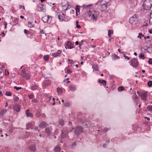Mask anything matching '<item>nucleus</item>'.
Returning a JSON list of instances; mask_svg holds the SVG:
<instances>
[{
    "label": "nucleus",
    "instance_id": "de8ad7c7",
    "mask_svg": "<svg viewBox=\"0 0 152 152\" xmlns=\"http://www.w3.org/2000/svg\"><path fill=\"white\" fill-rule=\"evenodd\" d=\"M28 96L31 99L33 98L34 97V96L33 94H29L28 95Z\"/></svg>",
    "mask_w": 152,
    "mask_h": 152
},
{
    "label": "nucleus",
    "instance_id": "bf43d9fd",
    "mask_svg": "<svg viewBox=\"0 0 152 152\" xmlns=\"http://www.w3.org/2000/svg\"><path fill=\"white\" fill-rule=\"evenodd\" d=\"M76 28H81V27L78 24L76 25Z\"/></svg>",
    "mask_w": 152,
    "mask_h": 152
},
{
    "label": "nucleus",
    "instance_id": "09e8293b",
    "mask_svg": "<svg viewBox=\"0 0 152 152\" xmlns=\"http://www.w3.org/2000/svg\"><path fill=\"white\" fill-rule=\"evenodd\" d=\"M24 32L26 34H28L30 32L26 29L24 30Z\"/></svg>",
    "mask_w": 152,
    "mask_h": 152
},
{
    "label": "nucleus",
    "instance_id": "79ce46f5",
    "mask_svg": "<svg viewBox=\"0 0 152 152\" xmlns=\"http://www.w3.org/2000/svg\"><path fill=\"white\" fill-rule=\"evenodd\" d=\"M6 95L8 96H11V93L10 91H7L6 92Z\"/></svg>",
    "mask_w": 152,
    "mask_h": 152
},
{
    "label": "nucleus",
    "instance_id": "412c9836",
    "mask_svg": "<svg viewBox=\"0 0 152 152\" xmlns=\"http://www.w3.org/2000/svg\"><path fill=\"white\" fill-rule=\"evenodd\" d=\"M26 114L28 117H31L33 116L32 114L29 112V110H27L26 111Z\"/></svg>",
    "mask_w": 152,
    "mask_h": 152
},
{
    "label": "nucleus",
    "instance_id": "37998d69",
    "mask_svg": "<svg viewBox=\"0 0 152 152\" xmlns=\"http://www.w3.org/2000/svg\"><path fill=\"white\" fill-rule=\"evenodd\" d=\"M40 113L39 111L38 110H37L36 111V115L37 117H39V116Z\"/></svg>",
    "mask_w": 152,
    "mask_h": 152
},
{
    "label": "nucleus",
    "instance_id": "e2e57ef3",
    "mask_svg": "<svg viewBox=\"0 0 152 152\" xmlns=\"http://www.w3.org/2000/svg\"><path fill=\"white\" fill-rule=\"evenodd\" d=\"M149 38H150L149 36H147V37H144V38L145 39H148Z\"/></svg>",
    "mask_w": 152,
    "mask_h": 152
},
{
    "label": "nucleus",
    "instance_id": "c9c22d12",
    "mask_svg": "<svg viewBox=\"0 0 152 152\" xmlns=\"http://www.w3.org/2000/svg\"><path fill=\"white\" fill-rule=\"evenodd\" d=\"M49 57V56L48 55H45L44 57V59L46 61H47L48 60Z\"/></svg>",
    "mask_w": 152,
    "mask_h": 152
},
{
    "label": "nucleus",
    "instance_id": "dca6fc26",
    "mask_svg": "<svg viewBox=\"0 0 152 152\" xmlns=\"http://www.w3.org/2000/svg\"><path fill=\"white\" fill-rule=\"evenodd\" d=\"M69 88L71 91H75L77 89L76 86L74 85H70L69 87Z\"/></svg>",
    "mask_w": 152,
    "mask_h": 152
},
{
    "label": "nucleus",
    "instance_id": "a18cd8bd",
    "mask_svg": "<svg viewBox=\"0 0 152 152\" xmlns=\"http://www.w3.org/2000/svg\"><path fill=\"white\" fill-rule=\"evenodd\" d=\"M75 10L76 12V13L77 14V12H79L80 11L79 8L78 7V6H76V7Z\"/></svg>",
    "mask_w": 152,
    "mask_h": 152
},
{
    "label": "nucleus",
    "instance_id": "c756f323",
    "mask_svg": "<svg viewBox=\"0 0 152 152\" xmlns=\"http://www.w3.org/2000/svg\"><path fill=\"white\" fill-rule=\"evenodd\" d=\"M124 88L123 86H121L118 87V91H124Z\"/></svg>",
    "mask_w": 152,
    "mask_h": 152
},
{
    "label": "nucleus",
    "instance_id": "423d86ee",
    "mask_svg": "<svg viewBox=\"0 0 152 152\" xmlns=\"http://www.w3.org/2000/svg\"><path fill=\"white\" fill-rule=\"evenodd\" d=\"M61 131L62 132L61 135V138L62 139H63L68 136V133L69 132L67 131L63 132L62 130H61Z\"/></svg>",
    "mask_w": 152,
    "mask_h": 152
},
{
    "label": "nucleus",
    "instance_id": "f3484780",
    "mask_svg": "<svg viewBox=\"0 0 152 152\" xmlns=\"http://www.w3.org/2000/svg\"><path fill=\"white\" fill-rule=\"evenodd\" d=\"M61 53V51L60 50H58L57 52L55 53H53L52 54V56H53L54 57H56L57 56H58L59 55H60Z\"/></svg>",
    "mask_w": 152,
    "mask_h": 152
},
{
    "label": "nucleus",
    "instance_id": "6ab92c4d",
    "mask_svg": "<svg viewBox=\"0 0 152 152\" xmlns=\"http://www.w3.org/2000/svg\"><path fill=\"white\" fill-rule=\"evenodd\" d=\"M29 149L33 151H35L36 150L35 146L34 144H32L29 147Z\"/></svg>",
    "mask_w": 152,
    "mask_h": 152
},
{
    "label": "nucleus",
    "instance_id": "052dcab7",
    "mask_svg": "<svg viewBox=\"0 0 152 152\" xmlns=\"http://www.w3.org/2000/svg\"><path fill=\"white\" fill-rule=\"evenodd\" d=\"M32 102L34 103H37V101L36 99H34L32 100Z\"/></svg>",
    "mask_w": 152,
    "mask_h": 152
},
{
    "label": "nucleus",
    "instance_id": "69168bd1",
    "mask_svg": "<svg viewBox=\"0 0 152 152\" xmlns=\"http://www.w3.org/2000/svg\"><path fill=\"white\" fill-rule=\"evenodd\" d=\"M41 34H44L45 33L43 32V30H41L40 31Z\"/></svg>",
    "mask_w": 152,
    "mask_h": 152
},
{
    "label": "nucleus",
    "instance_id": "e433bc0d",
    "mask_svg": "<svg viewBox=\"0 0 152 152\" xmlns=\"http://www.w3.org/2000/svg\"><path fill=\"white\" fill-rule=\"evenodd\" d=\"M108 35L109 36V37H111V34L112 33H111V31L110 30H108Z\"/></svg>",
    "mask_w": 152,
    "mask_h": 152
},
{
    "label": "nucleus",
    "instance_id": "a19ab883",
    "mask_svg": "<svg viewBox=\"0 0 152 152\" xmlns=\"http://www.w3.org/2000/svg\"><path fill=\"white\" fill-rule=\"evenodd\" d=\"M139 57L140 58H142L143 59H144L145 58L144 54L142 53H141L139 55Z\"/></svg>",
    "mask_w": 152,
    "mask_h": 152
},
{
    "label": "nucleus",
    "instance_id": "f257e3e1",
    "mask_svg": "<svg viewBox=\"0 0 152 152\" xmlns=\"http://www.w3.org/2000/svg\"><path fill=\"white\" fill-rule=\"evenodd\" d=\"M151 3L149 0L145 1L142 5L143 9L146 10H150L152 6Z\"/></svg>",
    "mask_w": 152,
    "mask_h": 152
},
{
    "label": "nucleus",
    "instance_id": "1a4fd4ad",
    "mask_svg": "<svg viewBox=\"0 0 152 152\" xmlns=\"http://www.w3.org/2000/svg\"><path fill=\"white\" fill-rule=\"evenodd\" d=\"M99 15L98 12L94 11L92 13L91 17L94 20H96Z\"/></svg>",
    "mask_w": 152,
    "mask_h": 152
},
{
    "label": "nucleus",
    "instance_id": "13d9d810",
    "mask_svg": "<svg viewBox=\"0 0 152 152\" xmlns=\"http://www.w3.org/2000/svg\"><path fill=\"white\" fill-rule=\"evenodd\" d=\"M72 72L70 69H68L67 70V72L69 74H70L72 73Z\"/></svg>",
    "mask_w": 152,
    "mask_h": 152
},
{
    "label": "nucleus",
    "instance_id": "338daca9",
    "mask_svg": "<svg viewBox=\"0 0 152 152\" xmlns=\"http://www.w3.org/2000/svg\"><path fill=\"white\" fill-rule=\"evenodd\" d=\"M75 144H76L75 142H73L72 143V144L71 145L73 146L74 145H75Z\"/></svg>",
    "mask_w": 152,
    "mask_h": 152
},
{
    "label": "nucleus",
    "instance_id": "4be33fe9",
    "mask_svg": "<svg viewBox=\"0 0 152 152\" xmlns=\"http://www.w3.org/2000/svg\"><path fill=\"white\" fill-rule=\"evenodd\" d=\"M26 127H28L31 129H33L34 128V125L31 123H29L26 124Z\"/></svg>",
    "mask_w": 152,
    "mask_h": 152
},
{
    "label": "nucleus",
    "instance_id": "8fccbe9b",
    "mask_svg": "<svg viewBox=\"0 0 152 152\" xmlns=\"http://www.w3.org/2000/svg\"><path fill=\"white\" fill-rule=\"evenodd\" d=\"M148 63L150 64H152V58H150V59H149Z\"/></svg>",
    "mask_w": 152,
    "mask_h": 152
},
{
    "label": "nucleus",
    "instance_id": "7c9ffc66",
    "mask_svg": "<svg viewBox=\"0 0 152 152\" xmlns=\"http://www.w3.org/2000/svg\"><path fill=\"white\" fill-rule=\"evenodd\" d=\"M6 110H2L0 112V114L1 115L3 116L4 115V113H5L6 112Z\"/></svg>",
    "mask_w": 152,
    "mask_h": 152
},
{
    "label": "nucleus",
    "instance_id": "aec40b11",
    "mask_svg": "<svg viewBox=\"0 0 152 152\" xmlns=\"http://www.w3.org/2000/svg\"><path fill=\"white\" fill-rule=\"evenodd\" d=\"M61 148L59 146H56L54 149V151L55 152H60Z\"/></svg>",
    "mask_w": 152,
    "mask_h": 152
},
{
    "label": "nucleus",
    "instance_id": "c85d7f7f",
    "mask_svg": "<svg viewBox=\"0 0 152 152\" xmlns=\"http://www.w3.org/2000/svg\"><path fill=\"white\" fill-rule=\"evenodd\" d=\"M31 88L33 90H35L37 89V87L36 85H33L31 86Z\"/></svg>",
    "mask_w": 152,
    "mask_h": 152
},
{
    "label": "nucleus",
    "instance_id": "49530a36",
    "mask_svg": "<svg viewBox=\"0 0 152 152\" xmlns=\"http://www.w3.org/2000/svg\"><path fill=\"white\" fill-rule=\"evenodd\" d=\"M14 88L16 89L17 91L19 90V89H20L22 88L21 87H17L16 86L14 87Z\"/></svg>",
    "mask_w": 152,
    "mask_h": 152
},
{
    "label": "nucleus",
    "instance_id": "58836bf2",
    "mask_svg": "<svg viewBox=\"0 0 152 152\" xmlns=\"http://www.w3.org/2000/svg\"><path fill=\"white\" fill-rule=\"evenodd\" d=\"M34 132H39V130L38 129V127H35L34 129ZM34 132V131L33 132Z\"/></svg>",
    "mask_w": 152,
    "mask_h": 152
},
{
    "label": "nucleus",
    "instance_id": "bb28decb",
    "mask_svg": "<svg viewBox=\"0 0 152 152\" xmlns=\"http://www.w3.org/2000/svg\"><path fill=\"white\" fill-rule=\"evenodd\" d=\"M91 5H83V9H87V8H89L91 6Z\"/></svg>",
    "mask_w": 152,
    "mask_h": 152
},
{
    "label": "nucleus",
    "instance_id": "4468645a",
    "mask_svg": "<svg viewBox=\"0 0 152 152\" xmlns=\"http://www.w3.org/2000/svg\"><path fill=\"white\" fill-rule=\"evenodd\" d=\"M50 17L48 16H45L42 18V20L44 22H47L50 19Z\"/></svg>",
    "mask_w": 152,
    "mask_h": 152
},
{
    "label": "nucleus",
    "instance_id": "5701e85b",
    "mask_svg": "<svg viewBox=\"0 0 152 152\" xmlns=\"http://www.w3.org/2000/svg\"><path fill=\"white\" fill-rule=\"evenodd\" d=\"M13 128L12 127H9V128H8V133L11 134L13 132Z\"/></svg>",
    "mask_w": 152,
    "mask_h": 152
},
{
    "label": "nucleus",
    "instance_id": "9d476101",
    "mask_svg": "<svg viewBox=\"0 0 152 152\" xmlns=\"http://www.w3.org/2000/svg\"><path fill=\"white\" fill-rule=\"evenodd\" d=\"M13 109L17 112H19L20 110V106L18 104H16L13 107Z\"/></svg>",
    "mask_w": 152,
    "mask_h": 152
},
{
    "label": "nucleus",
    "instance_id": "473e14b6",
    "mask_svg": "<svg viewBox=\"0 0 152 152\" xmlns=\"http://www.w3.org/2000/svg\"><path fill=\"white\" fill-rule=\"evenodd\" d=\"M57 91L59 94H60L62 92V90L60 88H57Z\"/></svg>",
    "mask_w": 152,
    "mask_h": 152
},
{
    "label": "nucleus",
    "instance_id": "c03bdc74",
    "mask_svg": "<svg viewBox=\"0 0 152 152\" xmlns=\"http://www.w3.org/2000/svg\"><path fill=\"white\" fill-rule=\"evenodd\" d=\"M68 61H69L68 64H70V65H72L73 62V61L70 59H68Z\"/></svg>",
    "mask_w": 152,
    "mask_h": 152
},
{
    "label": "nucleus",
    "instance_id": "3c124183",
    "mask_svg": "<svg viewBox=\"0 0 152 152\" xmlns=\"http://www.w3.org/2000/svg\"><path fill=\"white\" fill-rule=\"evenodd\" d=\"M124 57L125 59H126L128 60H129L130 59V58L129 57L127 56H126L125 54H124Z\"/></svg>",
    "mask_w": 152,
    "mask_h": 152
},
{
    "label": "nucleus",
    "instance_id": "20e7f679",
    "mask_svg": "<svg viewBox=\"0 0 152 152\" xmlns=\"http://www.w3.org/2000/svg\"><path fill=\"white\" fill-rule=\"evenodd\" d=\"M130 65L134 67H137L138 66L139 64L137 59L135 58H134L131 60Z\"/></svg>",
    "mask_w": 152,
    "mask_h": 152
},
{
    "label": "nucleus",
    "instance_id": "774afa93",
    "mask_svg": "<svg viewBox=\"0 0 152 152\" xmlns=\"http://www.w3.org/2000/svg\"><path fill=\"white\" fill-rule=\"evenodd\" d=\"M135 1L134 4L136 5L137 3V0H135Z\"/></svg>",
    "mask_w": 152,
    "mask_h": 152
},
{
    "label": "nucleus",
    "instance_id": "6e6552de",
    "mask_svg": "<svg viewBox=\"0 0 152 152\" xmlns=\"http://www.w3.org/2000/svg\"><path fill=\"white\" fill-rule=\"evenodd\" d=\"M37 9L39 11H44L45 10V7L43 4H39L37 6Z\"/></svg>",
    "mask_w": 152,
    "mask_h": 152
},
{
    "label": "nucleus",
    "instance_id": "2eb2a0df",
    "mask_svg": "<svg viewBox=\"0 0 152 152\" xmlns=\"http://www.w3.org/2000/svg\"><path fill=\"white\" fill-rule=\"evenodd\" d=\"M47 125V124L45 122L43 121L39 125V126L40 128H43L46 127Z\"/></svg>",
    "mask_w": 152,
    "mask_h": 152
},
{
    "label": "nucleus",
    "instance_id": "f704fd0d",
    "mask_svg": "<svg viewBox=\"0 0 152 152\" xmlns=\"http://www.w3.org/2000/svg\"><path fill=\"white\" fill-rule=\"evenodd\" d=\"M19 100V98L18 96H16L14 98V101L15 102H17Z\"/></svg>",
    "mask_w": 152,
    "mask_h": 152
},
{
    "label": "nucleus",
    "instance_id": "a211bd4d",
    "mask_svg": "<svg viewBox=\"0 0 152 152\" xmlns=\"http://www.w3.org/2000/svg\"><path fill=\"white\" fill-rule=\"evenodd\" d=\"M45 132L47 134L48 136H49L51 134V131L49 128L47 127L45 129Z\"/></svg>",
    "mask_w": 152,
    "mask_h": 152
},
{
    "label": "nucleus",
    "instance_id": "2f4dec72",
    "mask_svg": "<svg viewBox=\"0 0 152 152\" xmlns=\"http://www.w3.org/2000/svg\"><path fill=\"white\" fill-rule=\"evenodd\" d=\"M147 109L149 111H152V105H149L147 107Z\"/></svg>",
    "mask_w": 152,
    "mask_h": 152
},
{
    "label": "nucleus",
    "instance_id": "864d4df0",
    "mask_svg": "<svg viewBox=\"0 0 152 152\" xmlns=\"http://www.w3.org/2000/svg\"><path fill=\"white\" fill-rule=\"evenodd\" d=\"M110 129L108 128H104V129H103V131L104 132H107V131L109 130Z\"/></svg>",
    "mask_w": 152,
    "mask_h": 152
},
{
    "label": "nucleus",
    "instance_id": "f03ea898",
    "mask_svg": "<svg viewBox=\"0 0 152 152\" xmlns=\"http://www.w3.org/2000/svg\"><path fill=\"white\" fill-rule=\"evenodd\" d=\"M110 1V0H102L101 2V7L100 10L101 11H103L106 10L107 7V4H108Z\"/></svg>",
    "mask_w": 152,
    "mask_h": 152
},
{
    "label": "nucleus",
    "instance_id": "b1692460",
    "mask_svg": "<svg viewBox=\"0 0 152 152\" xmlns=\"http://www.w3.org/2000/svg\"><path fill=\"white\" fill-rule=\"evenodd\" d=\"M34 26V24H33L31 22H28V26L29 28H32Z\"/></svg>",
    "mask_w": 152,
    "mask_h": 152
},
{
    "label": "nucleus",
    "instance_id": "0e129e2a",
    "mask_svg": "<svg viewBox=\"0 0 152 152\" xmlns=\"http://www.w3.org/2000/svg\"><path fill=\"white\" fill-rule=\"evenodd\" d=\"M106 145L107 144L106 143H105L103 144V146L104 148H105L106 147Z\"/></svg>",
    "mask_w": 152,
    "mask_h": 152
},
{
    "label": "nucleus",
    "instance_id": "7ed1b4c3",
    "mask_svg": "<svg viewBox=\"0 0 152 152\" xmlns=\"http://www.w3.org/2000/svg\"><path fill=\"white\" fill-rule=\"evenodd\" d=\"M129 22L132 24L134 25L136 24L137 21L138 20L135 15H134L129 20Z\"/></svg>",
    "mask_w": 152,
    "mask_h": 152
},
{
    "label": "nucleus",
    "instance_id": "ea45409f",
    "mask_svg": "<svg viewBox=\"0 0 152 152\" xmlns=\"http://www.w3.org/2000/svg\"><path fill=\"white\" fill-rule=\"evenodd\" d=\"M148 85L149 87H151L152 86V81H149L148 83Z\"/></svg>",
    "mask_w": 152,
    "mask_h": 152
},
{
    "label": "nucleus",
    "instance_id": "0eeeda50",
    "mask_svg": "<svg viewBox=\"0 0 152 152\" xmlns=\"http://www.w3.org/2000/svg\"><path fill=\"white\" fill-rule=\"evenodd\" d=\"M20 75L22 77H25L26 80H29L30 78V76L29 75L23 71L22 72Z\"/></svg>",
    "mask_w": 152,
    "mask_h": 152
},
{
    "label": "nucleus",
    "instance_id": "5fc2aeb1",
    "mask_svg": "<svg viewBox=\"0 0 152 152\" xmlns=\"http://www.w3.org/2000/svg\"><path fill=\"white\" fill-rule=\"evenodd\" d=\"M84 40H82L81 41V42H80V44H79V47H80V46H81L82 45V44H83V42Z\"/></svg>",
    "mask_w": 152,
    "mask_h": 152
},
{
    "label": "nucleus",
    "instance_id": "9b49d317",
    "mask_svg": "<svg viewBox=\"0 0 152 152\" xmlns=\"http://www.w3.org/2000/svg\"><path fill=\"white\" fill-rule=\"evenodd\" d=\"M140 96L142 99L144 100H146L147 98V93H142L140 95Z\"/></svg>",
    "mask_w": 152,
    "mask_h": 152
},
{
    "label": "nucleus",
    "instance_id": "39448f33",
    "mask_svg": "<svg viewBox=\"0 0 152 152\" xmlns=\"http://www.w3.org/2000/svg\"><path fill=\"white\" fill-rule=\"evenodd\" d=\"M83 128L80 126H77L75 130V133L77 135H79L81 132H83Z\"/></svg>",
    "mask_w": 152,
    "mask_h": 152
},
{
    "label": "nucleus",
    "instance_id": "6e6d98bb",
    "mask_svg": "<svg viewBox=\"0 0 152 152\" xmlns=\"http://www.w3.org/2000/svg\"><path fill=\"white\" fill-rule=\"evenodd\" d=\"M4 28L5 29L7 28V23L6 22H5L4 23Z\"/></svg>",
    "mask_w": 152,
    "mask_h": 152
},
{
    "label": "nucleus",
    "instance_id": "ddd939ff",
    "mask_svg": "<svg viewBox=\"0 0 152 152\" xmlns=\"http://www.w3.org/2000/svg\"><path fill=\"white\" fill-rule=\"evenodd\" d=\"M65 15H64L63 13L58 15V17L59 18V19L61 21L64 20L65 18Z\"/></svg>",
    "mask_w": 152,
    "mask_h": 152
},
{
    "label": "nucleus",
    "instance_id": "4d7b16f0",
    "mask_svg": "<svg viewBox=\"0 0 152 152\" xmlns=\"http://www.w3.org/2000/svg\"><path fill=\"white\" fill-rule=\"evenodd\" d=\"M64 105L65 106L68 107L69 105V103L67 102L64 103Z\"/></svg>",
    "mask_w": 152,
    "mask_h": 152
},
{
    "label": "nucleus",
    "instance_id": "680f3d73",
    "mask_svg": "<svg viewBox=\"0 0 152 152\" xmlns=\"http://www.w3.org/2000/svg\"><path fill=\"white\" fill-rule=\"evenodd\" d=\"M14 22L16 23H18V19H15L14 20Z\"/></svg>",
    "mask_w": 152,
    "mask_h": 152
},
{
    "label": "nucleus",
    "instance_id": "393cba45",
    "mask_svg": "<svg viewBox=\"0 0 152 152\" xmlns=\"http://www.w3.org/2000/svg\"><path fill=\"white\" fill-rule=\"evenodd\" d=\"M64 121L62 119H60L59 121V124L61 126H63L64 124Z\"/></svg>",
    "mask_w": 152,
    "mask_h": 152
},
{
    "label": "nucleus",
    "instance_id": "f8f14e48",
    "mask_svg": "<svg viewBox=\"0 0 152 152\" xmlns=\"http://www.w3.org/2000/svg\"><path fill=\"white\" fill-rule=\"evenodd\" d=\"M72 43L70 41H68L66 44L65 48L66 49L67 48L69 49L72 48H73L72 47Z\"/></svg>",
    "mask_w": 152,
    "mask_h": 152
},
{
    "label": "nucleus",
    "instance_id": "4c0bfd02",
    "mask_svg": "<svg viewBox=\"0 0 152 152\" xmlns=\"http://www.w3.org/2000/svg\"><path fill=\"white\" fill-rule=\"evenodd\" d=\"M142 37H144V35L141 33H140L137 37L138 38H139L140 39H141Z\"/></svg>",
    "mask_w": 152,
    "mask_h": 152
},
{
    "label": "nucleus",
    "instance_id": "603ef678",
    "mask_svg": "<svg viewBox=\"0 0 152 152\" xmlns=\"http://www.w3.org/2000/svg\"><path fill=\"white\" fill-rule=\"evenodd\" d=\"M19 8L20 9L22 8L23 10H25V7L24 6L19 5Z\"/></svg>",
    "mask_w": 152,
    "mask_h": 152
},
{
    "label": "nucleus",
    "instance_id": "cd10ccee",
    "mask_svg": "<svg viewBox=\"0 0 152 152\" xmlns=\"http://www.w3.org/2000/svg\"><path fill=\"white\" fill-rule=\"evenodd\" d=\"M119 58V57L116 54H114L113 55L112 58L113 59H118Z\"/></svg>",
    "mask_w": 152,
    "mask_h": 152
},
{
    "label": "nucleus",
    "instance_id": "a878e982",
    "mask_svg": "<svg viewBox=\"0 0 152 152\" xmlns=\"http://www.w3.org/2000/svg\"><path fill=\"white\" fill-rule=\"evenodd\" d=\"M99 82L100 83L102 84L105 85H106V81L104 80H99Z\"/></svg>",
    "mask_w": 152,
    "mask_h": 152
},
{
    "label": "nucleus",
    "instance_id": "72a5a7b5",
    "mask_svg": "<svg viewBox=\"0 0 152 152\" xmlns=\"http://www.w3.org/2000/svg\"><path fill=\"white\" fill-rule=\"evenodd\" d=\"M86 15H87L89 17H90L91 16L92 13H91L90 11H88L86 13Z\"/></svg>",
    "mask_w": 152,
    "mask_h": 152
}]
</instances>
